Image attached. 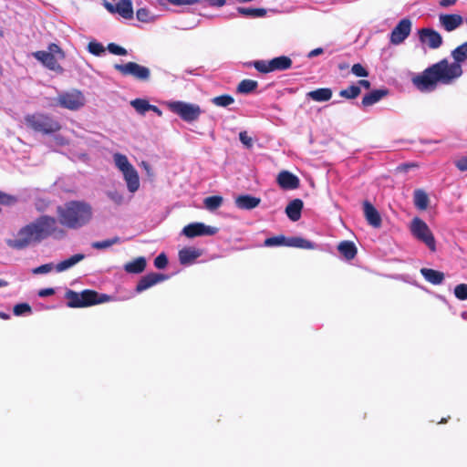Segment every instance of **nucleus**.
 <instances>
[{
	"mask_svg": "<svg viewBox=\"0 0 467 467\" xmlns=\"http://www.w3.org/2000/svg\"><path fill=\"white\" fill-rule=\"evenodd\" d=\"M150 13L146 8H140L137 10L136 16L139 21L148 22Z\"/></svg>",
	"mask_w": 467,
	"mask_h": 467,
	"instance_id": "8fccbe9b",
	"label": "nucleus"
},
{
	"mask_svg": "<svg viewBox=\"0 0 467 467\" xmlns=\"http://www.w3.org/2000/svg\"><path fill=\"white\" fill-rule=\"evenodd\" d=\"M168 108L186 122L197 120L202 112L199 105L183 101L170 102L168 103Z\"/></svg>",
	"mask_w": 467,
	"mask_h": 467,
	"instance_id": "9d476101",
	"label": "nucleus"
},
{
	"mask_svg": "<svg viewBox=\"0 0 467 467\" xmlns=\"http://www.w3.org/2000/svg\"><path fill=\"white\" fill-rule=\"evenodd\" d=\"M107 48L111 54L117 55V56H126L128 53L124 47H122L115 43H109L108 45Z\"/></svg>",
	"mask_w": 467,
	"mask_h": 467,
	"instance_id": "c03bdc74",
	"label": "nucleus"
},
{
	"mask_svg": "<svg viewBox=\"0 0 467 467\" xmlns=\"http://www.w3.org/2000/svg\"><path fill=\"white\" fill-rule=\"evenodd\" d=\"M440 23L448 31H453L462 25L463 18L458 14H445L440 16Z\"/></svg>",
	"mask_w": 467,
	"mask_h": 467,
	"instance_id": "aec40b11",
	"label": "nucleus"
},
{
	"mask_svg": "<svg viewBox=\"0 0 467 467\" xmlns=\"http://www.w3.org/2000/svg\"><path fill=\"white\" fill-rule=\"evenodd\" d=\"M223 197L219 195H213L206 197L203 200V204L205 208L209 211H214L218 209L223 204Z\"/></svg>",
	"mask_w": 467,
	"mask_h": 467,
	"instance_id": "c9c22d12",
	"label": "nucleus"
},
{
	"mask_svg": "<svg viewBox=\"0 0 467 467\" xmlns=\"http://www.w3.org/2000/svg\"><path fill=\"white\" fill-rule=\"evenodd\" d=\"M167 279V275L159 273H150L142 276L136 285V292L141 293L154 285Z\"/></svg>",
	"mask_w": 467,
	"mask_h": 467,
	"instance_id": "f3484780",
	"label": "nucleus"
},
{
	"mask_svg": "<svg viewBox=\"0 0 467 467\" xmlns=\"http://www.w3.org/2000/svg\"><path fill=\"white\" fill-rule=\"evenodd\" d=\"M168 265V258L164 253L160 254L155 259H154V266L158 269H163Z\"/></svg>",
	"mask_w": 467,
	"mask_h": 467,
	"instance_id": "49530a36",
	"label": "nucleus"
},
{
	"mask_svg": "<svg viewBox=\"0 0 467 467\" xmlns=\"http://www.w3.org/2000/svg\"><path fill=\"white\" fill-rule=\"evenodd\" d=\"M146 259L142 256L137 257L124 265V270L130 274H140L146 268Z\"/></svg>",
	"mask_w": 467,
	"mask_h": 467,
	"instance_id": "c85d7f7f",
	"label": "nucleus"
},
{
	"mask_svg": "<svg viewBox=\"0 0 467 467\" xmlns=\"http://www.w3.org/2000/svg\"><path fill=\"white\" fill-rule=\"evenodd\" d=\"M88 50L89 53H91L94 56H101L103 53H105V47L104 46L97 41H90L88 44Z\"/></svg>",
	"mask_w": 467,
	"mask_h": 467,
	"instance_id": "a19ab883",
	"label": "nucleus"
},
{
	"mask_svg": "<svg viewBox=\"0 0 467 467\" xmlns=\"http://www.w3.org/2000/svg\"><path fill=\"white\" fill-rule=\"evenodd\" d=\"M56 140H57V142L59 145H66V144H67V141L62 136L56 137Z\"/></svg>",
	"mask_w": 467,
	"mask_h": 467,
	"instance_id": "69168bd1",
	"label": "nucleus"
},
{
	"mask_svg": "<svg viewBox=\"0 0 467 467\" xmlns=\"http://www.w3.org/2000/svg\"><path fill=\"white\" fill-rule=\"evenodd\" d=\"M218 228L205 225L203 223H192L185 225L182 229V234L188 238L197 236H212L218 233Z\"/></svg>",
	"mask_w": 467,
	"mask_h": 467,
	"instance_id": "ddd939ff",
	"label": "nucleus"
},
{
	"mask_svg": "<svg viewBox=\"0 0 467 467\" xmlns=\"http://www.w3.org/2000/svg\"><path fill=\"white\" fill-rule=\"evenodd\" d=\"M453 63L446 58L431 65L412 78V84L421 92H431L437 88L438 83L451 84L462 74L461 63L467 59V41L457 47L451 52Z\"/></svg>",
	"mask_w": 467,
	"mask_h": 467,
	"instance_id": "f257e3e1",
	"label": "nucleus"
},
{
	"mask_svg": "<svg viewBox=\"0 0 467 467\" xmlns=\"http://www.w3.org/2000/svg\"><path fill=\"white\" fill-rule=\"evenodd\" d=\"M0 318L7 320V319L10 318V316L8 314L5 313V312H1L0 311Z\"/></svg>",
	"mask_w": 467,
	"mask_h": 467,
	"instance_id": "338daca9",
	"label": "nucleus"
},
{
	"mask_svg": "<svg viewBox=\"0 0 467 467\" xmlns=\"http://www.w3.org/2000/svg\"><path fill=\"white\" fill-rule=\"evenodd\" d=\"M130 105L140 114H144L146 111H149L150 109L149 101L143 99H136L130 102Z\"/></svg>",
	"mask_w": 467,
	"mask_h": 467,
	"instance_id": "58836bf2",
	"label": "nucleus"
},
{
	"mask_svg": "<svg viewBox=\"0 0 467 467\" xmlns=\"http://www.w3.org/2000/svg\"><path fill=\"white\" fill-rule=\"evenodd\" d=\"M119 242H120L119 237L115 236L111 239L94 242V243H92V247L95 249L101 250V249L109 248L113 244H119Z\"/></svg>",
	"mask_w": 467,
	"mask_h": 467,
	"instance_id": "ea45409f",
	"label": "nucleus"
},
{
	"mask_svg": "<svg viewBox=\"0 0 467 467\" xmlns=\"http://www.w3.org/2000/svg\"><path fill=\"white\" fill-rule=\"evenodd\" d=\"M105 6L106 8L110 12V13H117L116 11V5H113L112 4L110 3H106L105 4Z\"/></svg>",
	"mask_w": 467,
	"mask_h": 467,
	"instance_id": "0e129e2a",
	"label": "nucleus"
},
{
	"mask_svg": "<svg viewBox=\"0 0 467 467\" xmlns=\"http://www.w3.org/2000/svg\"><path fill=\"white\" fill-rule=\"evenodd\" d=\"M417 167L415 163H408V164H402L399 167V169L407 171L410 168Z\"/></svg>",
	"mask_w": 467,
	"mask_h": 467,
	"instance_id": "e2e57ef3",
	"label": "nucleus"
},
{
	"mask_svg": "<svg viewBox=\"0 0 467 467\" xmlns=\"http://www.w3.org/2000/svg\"><path fill=\"white\" fill-rule=\"evenodd\" d=\"M363 212L364 216L369 225L373 226L374 228H379L381 226V216L370 202H363Z\"/></svg>",
	"mask_w": 467,
	"mask_h": 467,
	"instance_id": "6ab92c4d",
	"label": "nucleus"
},
{
	"mask_svg": "<svg viewBox=\"0 0 467 467\" xmlns=\"http://www.w3.org/2000/svg\"><path fill=\"white\" fill-rule=\"evenodd\" d=\"M358 85L363 87L366 89H369L370 86H371L370 82L368 80H366V79H360L358 81Z\"/></svg>",
	"mask_w": 467,
	"mask_h": 467,
	"instance_id": "052dcab7",
	"label": "nucleus"
},
{
	"mask_svg": "<svg viewBox=\"0 0 467 467\" xmlns=\"http://www.w3.org/2000/svg\"><path fill=\"white\" fill-rule=\"evenodd\" d=\"M419 38L431 49L439 48L442 44V36L432 28L425 27L419 30Z\"/></svg>",
	"mask_w": 467,
	"mask_h": 467,
	"instance_id": "2eb2a0df",
	"label": "nucleus"
},
{
	"mask_svg": "<svg viewBox=\"0 0 467 467\" xmlns=\"http://www.w3.org/2000/svg\"><path fill=\"white\" fill-rule=\"evenodd\" d=\"M303 207L304 202L301 199H294L285 207V213L291 221L296 222L301 218Z\"/></svg>",
	"mask_w": 467,
	"mask_h": 467,
	"instance_id": "4be33fe9",
	"label": "nucleus"
},
{
	"mask_svg": "<svg viewBox=\"0 0 467 467\" xmlns=\"http://www.w3.org/2000/svg\"><path fill=\"white\" fill-rule=\"evenodd\" d=\"M66 236L67 232L58 225L57 220L55 217L41 215L23 226L18 231L16 239H7L6 244L10 248L23 250L31 244H39L48 237L59 240Z\"/></svg>",
	"mask_w": 467,
	"mask_h": 467,
	"instance_id": "7ed1b4c3",
	"label": "nucleus"
},
{
	"mask_svg": "<svg viewBox=\"0 0 467 467\" xmlns=\"http://www.w3.org/2000/svg\"><path fill=\"white\" fill-rule=\"evenodd\" d=\"M55 294V290L53 288H44V289H40L37 293L38 296L40 297H46V296H52Z\"/></svg>",
	"mask_w": 467,
	"mask_h": 467,
	"instance_id": "6e6d98bb",
	"label": "nucleus"
},
{
	"mask_svg": "<svg viewBox=\"0 0 467 467\" xmlns=\"http://www.w3.org/2000/svg\"><path fill=\"white\" fill-rule=\"evenodd\" d=\"M202 255V252L194 247H185L179 252V261L182 265L192 264Z\"/></svg>",
	"mask_w": 467,
	"mask_h": 467,
	"instance_id": "b1692460",
	"label": "nucleus"
},
{
	"mask_svg": "<svg viewBox=\"0 0 467 467\" xmlns=\"http://www.w3.org/2000/svg\"><path fill=\"white\" fill-rule=\"evenodd\" d=\"M171 5L181 6L183 5H194L198 3V0H167Z\"/></svg>",
	"mask_w": 467,
	"mask_h": 467,
	"instance_id": "864d4df0",
	"label": "nucleus"
},
{
	"mask_svg": "<svg viewBox=\"0 0 467 467\" xmlns=\"http://www.w3.org/2000/svg\"><path fill=\"white\" fill-rule=\"evenodd\" d=\"M258 87V82L253 79H244L237 86V92L241 94H249L254 91Z\"/></svg>",
	"mask_w": 467,
	"mask_h": 467,
	"instance_id": "473e14b6",
	"label": "nucleus"
},
{
	"mask_svg": "<svg viewBox=\"0 0 467 467\" xmlns=\"http://www.w3.org/2000/svg\"><path fill=\"white\" fill-rule=\"evenodd\" d=\"M8 285V282L4 280V279H0V287H5V286H7Z\"/></svg>",
	"mask_w": 467,
	"mask_h": 467,
	"instance_id": "774afa93",
	"label": "nucleus"
},
{
	"mask_svg": "<svg viewBox=\"0 0 467 467\" xmlns=\"http://www.w3.org/2000/svg\"><path fill=\"white\" fill-rule=\"evenodd\" d=\"M26 125L35 132L45 135L54 134L62 128L60 122L47 113H33L25 116Z\"/></svg>",
	"mask_w": 467,
	"mask_h": 467,
	"instance_id": "423d86ee",
	"label": "nucleus"
},
{
	"mask_svg": "<svg viewBox=\"0 0 467 467\" xmlns=\"http://www.w3.org/2000/svg\"><path fill=\"white\" fill-rule=\"evenodd\" d=\"M337 250L347 260L354 259L358 253L355 244L351 241H342L337 245Z\"/></svg>",
	"mask_w": 467,
	"mask_h": 467,
	"instance_id": "a878e982",
	"label": "nucleus"
},
{
	"mask_svg": "<svg viewBox=\"0 0 467 467\" xmlns=\"http://www.w3.org/2000/svg\"><path fill=\"white\" fill-rule=\"evenodd\" d=\"M114 68L122 76H132L140 81H147L150 77V70L136 62H128L126 64H115Z\"/></svg>",
	"mask_w": 467,
	"mask_h": 467,
	"instance_id": "f8f14e48",
	"label": "nucleus"
},
{
	"mask_svg": "<svg viewBox=\"0 0 467 467\" xmlns=\"http://www.w3.org/2000/svg\"><path fill=\"white\" fill-rule=\"evenodd\" d=\"M324 53V49L322 47H317L313 50H311L308 54H307V57L308 58H312L314 57H317V56H319L321 54Z\"/></svg>",
	"mask_w": 467,
	"mask_h": 467,
	"instance_id": "13d9d810",
	"label": "nucleus"
},
{
	"mask_svg": "<svg viewBox=\"0 0 467 467\" xmlns=\"http://www.w3.org/2000/svg\"><path fill=\"white\" fill-rule=\"evenodd\" d=\"M422 276L432 285H441L444 280V274L431 268H421Z\"/></svg>",
	"mask_w": 467,
	"mask_h": 467,
	"instance_id": "bb28decb",
	"label": "nucleus"
},
{
	"mask_svg": "<svg viewBox=\"0 0 467 467\" xmlns=\"http://www.w3.org/2000/svg\"><path fill=\"white\" fill-rule=\"evenodd\" d=\"M240 141L247 148L251 149L253 147V140L248 136L247 131L244 130L239 133Z\"/></svg>",
	"mask_w": 467,
	"mask_h": 467,
	"instance_id": "09e8293b",
	"label": "nucleus"
},
{
	"mask_svg": "<svg viewBox=\"0 0 467 467\" xmlns=\"http://www.w3.org/2000/svg\"><path fill=\"white\" fill-rule=\"evenodd\" d=\"M47 52H51V54H53V55L59 54L60 55V58H64L65 57L64 51L61 49V47L58 45H57L55 43H51L48 46V51Z\"/></svg>",
	"mask_w": 467,
	"mask_h": 467,
	"instance_id": "603ef678",
	"label": "nucleus"
},
{
	"mask_svg": "<svg viewBox=\"0 0 467 467\" xmlns=\"http://www.w3.org/2000/svg\"><path fill=\"white\" fill-rule=\"evenodd\" d=\"M247 67L253 66L258 72L267 74L273 72L270 60H255L245 64Z\"/></svg>",
	"mask_w": 467,
	"mask_h": 467,
	"instance_id": "f704fd0d",
	"label": "nucleus"
},
{
	"mask_svg": "<svg viewBox=\"0 0 467 467\" xmlns=\"http://www.w3.org/2000/svg\"><path fill=\"white\" fill-rule=\"evenodd\" d=\"M237 12L244 16L264 17L267 11L265 8L238 7Z\"/></svg>",
	"mask_w": 467,
	"mask_h": 467,
	"instance_id": "72a5a7b5",
	"label": "nucleus"
},
{
	"mask_svg": "<svg viewBox=\"0 0 467 467\" xmlns=\"http://www.w3.org/2000/svg\"><path fill=\"white\" fill-rule=\"evenodd\" d=\"M109 197L117 204L123 202V196L117 192H109Z\"/></svg>",
	"mask_w": 467,
	"mask_h": 467,
	"instance_id": "5fc2aeb1",
	"label": "nucleus"
},
{
	"mask_svg": "<svg viewBox=\"0 0 467 467\" xmlns=\"http://www.w3.org/2000/svg\"><path fill=\"white\" fill-rule=\"evenodd\" d=\"M264 245L266 247L273 246H288L296 247L301 249L313 250L317 245L309 240L300 236L285 237L283 234L266 238L264 241Z\"/></svg>",
	"mask_w": 467,
	"mask_h": 467,
	"instance_id": "6e6552de",
	"label": "nucleus"
},
{
	"mask_svg": "<svg viewBox=\"0 0 467 467\" xmlns=\"http://www.w3.org/2000/svg\"><path fill=\"white\" fill-rule=\"evenodd\" d=\"M33 56L36 60L40 61L48 69L57 73H62L64 71L63 67L60 66V64L55 57V55L51 54V52L39 50L33 53Z\"/></svg>",
	"mask_w": 467,
	"mask_h": 467,
	"instance_id": "dca6fc26",
	"label": "nucleus"
},
{
	"mask_svg": "<svg viewBox=\"0 0 467 467\" xmlns=\"http://www.w3.org/2000/svg\"><path fill=\"white\" fill-rule=\"evenodd\" d=\"M54 268V265L52 263L42 265L38 267H36L32 270L35 275L47 274Z\"/></svg>",
	"mask_w": 467,
	"mask_h": 467,
	"instance_id": "de8ad7c7",
	"label": "nucleus"
},
{
	"mask_svg": "<svg viewBox=\"0 0 467 467\" xmlns=\"http://www.w3.org/2000/svg\"><path fill=\"white\" fill-rule=\"evenodd\" d=\"M455 166L461 171H467V155L461 157L455 161Z\"/></svg>",
	"mask_w": 467,
	"mask_h": 467,
	"instance_id": "3c124183",
	"label": "nucleus"
},
{
	"mask_svg": "<svg viewBox=\"0 0 467 467\" xmlns=\"http://www.w3.org/2000/svg\"><path fill=\"white\" fill-rule=\"evenodd\" d=\"M116 11L125 19H130L133 17V8L130 0H120L116 5Z\"/></svg>",
	"mask_w": 467,
	"mask_h": 467,
	"instance_id": "7c9ffc66",
	"label": "nucleus"
},
{
	"mask_svg": "<svg viewBox=\"0 0 467 467\" xmlns=\"http://www.w3.org/2000/svg\"><path fill=\"white\" fill-rule=\"evenodd\" d=\"M66 236L67 232L58 225L57 220L55 217L41 215L23 226L18 231L16 239H7L6 244L10 248L23 250L31 244H39L48 237L59 240Z\"/></svg>",
	"mask_w": 467,
	"mask_h": 467,
	"instance_id": "f03ea898",
	"label": "nucleus"
},
{
	"mask_svg": "<svg viewBox=\"0 0 467 467\" xmlns=\"http://www.w3.org/2000/svg\"><path fill=\"white\" fill-rule=\"evenodd\" d=\"M260 202V198L249 194L239 195L235 199V205L242 210H252L257 207Z\"/></svg>",
	"mask_w": 467,
	"mask_h": 467,
	"instance_id": "5701e85b",
	"label": "nucleus"
},
{
	"mask_svg": "<svg viewBox=\"0 0 467 467\" xmlns=\"http://www.w3.org/2000/svg\"><path fill=\"white\" fill-rule=\"evenodd\" d=\"M84 258H85V254H76L70 256L69 258L63 260V261L59 262L58 264H57L55 268H56L57 272H59V273L64 272V271L69 269L70 267L74 266L80 261H82Z\"/></svg>",
	"mask_w": 467,
	"mask_h": 467,
	"instance_id": "c756f323",
	"label": "nucleus"
},
{
	"mask_svg": "<svg viewBox=\"0 0 467 467\" xmlns=\"http://www.w3.org/2000/svg\"><path fill=\"white\" fill-rule=\"evenodd\" d=\"M454 296L459 300L467 299V284L457 285L454 288Z\"/></svg>",
	"mask_w": 467,
	"mask_h": 467,
	"instance_id": "37998d69",
	"label": "nucleus"
},
{
	"mask_svg": "<svg viewBox=\"0 0 467 467\" xmlns=\"http://www.w3.org/2000/svg\"><path fill=\"white\" fill-rule=\"evenodd\" d=\"M456 2L457 0H441L440 5L442 7H448L453 5Z\"/></svg>",
	"mask_w": 467,
	"mask_h": 467,
	"instance_id": "bf43d9fd",
	"label": "nucleus"
},
{
	"mask_svg": "<svg viewBox=\"0 0 467 467\" xmlns=\"http://www.w3.org/2000/svg\"><path fill=\"white\" fill-rule=\"evenodd\" d=\"M361 92L360 87L351 85L348 88L340 90L339 96L348 99H354L359 96Z\"/></svg>",
	"mask_w": 467,
	"mask_h": 467,
	"instance_id": "e433bc0d",
	"label": "nucleus"
},
{
	"mask_svg": "<svg viewBox=\"0 0 467 467\" xmlns=\"http://www.w3.org/2000/svg\"><path fill=\"white\" fill-rule=\"evenodd\" d=\"M234 102V99L229 94H223L212 99V103L217 107H228Z\"/></svg>",
	"mask_w": 467,
	"mask_h": 467,
	"instance_id": "4c0bfd02",
	"label": "nucleus"
},
{
	"mask_svg": "<svg viewBox=\"0 0 467 467\" xmlns=\"http://www.w3.org/2000/svg\"><path fill=\"white\" fill-rule=\"evenodd\" d=\"M332 89L329 88H320L311 90L306 94V97L317 102H326L332 98Z\"/></svg>",
	"mask_w": 467,
	"mask_h": 467,
	"instance_id": "393cba45",
	"label": "nucleus"
},
{
	"mask_svg": "<svg viewBox=\"0 0 467 467\" xmlns=\"http://www.w3.org/2000/svg\"><path fill=\"white\" fill-rule=\"evenodd\" d=\"M149 110H151V111L155 112L158 116H161L162 115L161 110L157 106L150 104Z\"/></svg>",
	"mask_w": 467,
	"mask_h": 467,
	"instance_id": "680f3d73",
	"label": "nucleus"
},
{
	"mask_svg": "<svg viewBox=\"0 0 467 467\" xmlns=\"http://www.w3.org/2000/svg\"><path fill=\"white\" fill-rule=\"evenodd\" d=\"M13 312L15 316H22L24 314H31L32 308L29 304L27 303H20L16 304L14 308Z\"/></svg>",
	"mask_w": 467,
	"mask_h": 467,
	"instance_id": "79ce46f5",
	"label": "nucleus"
},
{
	"mask_svg": "<svg viewBox=\"0 0 467 467\" xmlns=\"http://www.w3.org/2000/svg\"><path fill=\"white\" fill-rule=\"evenodd\" d=\"M57 105L72 111L80 109L86 104V98L82 91L77 88L61 92L57 98Z\"/></svg>",
	"mask_w": 467,
	"mask_h": 467,
	"instance_id": "9b49d317",
	"label": "nucleus"
},
{
	"mask_svg": "<svg viewBox=\"0 0 467 467\" xmlns=\"http://www.w3.org/2000/svg\"><path fill=\"white\" fill-rule=\"evenodd\" d=\"M410 230L412 235L425 244L431 252L436 251L435 237L428 224L422 219L419 217L412 219Z\"/></svg>",
	"mask_w": 467,
	"mask_h": 467,
	"instance_id": "1a4fd4ad",
	"label": "nucleus"
},
{
	"mask_svg": "<svg viewBox=\"0 0 467 467\" xmlns=\"http://www.w3.org/2000/svg\"><path fill=\"white\" fill-rule=\"evenodd\" d=\"M58 223L69 230L88 225L93 217L92 206L85 201H68L57 208Z\"/></svg>",
	"mask_w": 467,
	"mask_h": 467,
	"instance_id": "20e7f679",
	"label": "nucleus"
},
{
	"mask_svg": "<svg viewBox=\"0 0 467 467\" xmlns=\"http://www.w3.org/2000/svg\"><path fill=\"white\" fill-rule=\"evenodd\" d=\"M411 21L408 18L401 19L390 33V43L393 45L401 44L410 34Z\"/></svg>",
	"mask_w": 467,
	"mask_h": 467,
	"instance_id": "4468645a",
	"label": "nucleus"
},
{
	"mask_svg": "<svg viewBox=\"0 0 467 467\" xmlns=\"http://www.w3.org/2000/svg\"><path fill=\"white\" fill-rule=\"evenodd\" d=\"M113 160L116 167L123 174L128 190L130 192H137L140 187L139 174L133 165L129 161L127 156L117 152L113 154Z\"/></svg>",
	"mask_w": 467,
	"mask_h": 467,
	"instance_id": "0eeeda50",
	"label": "nucleus"
},
{
	"mask_svg": "<svg viewBox=\"0 0 467 467\" xmlns=\"http://www.w3.org/2000/svg\"><path fill=\"white\" fill-rule=\"evenodd\" d=\"M276 181L278 185L284 190H295L300 185L298 177L287 171L279 172Z\"/></svg>",
	"mask_w": 467,
	"mask_h": 467,
	"instance_id": "a211bd4d",
	"label": "nucleus"
},
{
	"mask_svg": "<svg viewBox=\"0 0 467 467\" xmlns=\"http://www.w3.org/2000/svg\"><path fill=\"white\" fill-rule=\"evenodd\" d=\"M389 93V91L388 88L374 89L363 97L361 106L363 108L370 107L387 97Z\"/></svg>",
	"mask_w": 467,
	"mask_h": 467,
	"instance_id": "412c9836",
	"label": "nucleus"
},
{
	"mask_svg": "<svg viewBox=\"0 0 467 467\" xmlns=\"http://www.w3.org/2000/svg\"><path fill=\"white\" fill-rule=\"evenodd\" d=\"M351 72L357 77L365 78L368 76V71L359 63L352 66Z\"/></svg>",
	"mask_w": 467,
	"mask_h": 467,
	"instance_id": "a18cd8bd",
	"label": "nucleus"
},
{
	"mask_svg": "<svg viewBox=\"0 0 467 467\" xmlns=\"http://www.w3.org/2000/svg\"><path fill=\"white\" fill-rule=\"evenodd\" d=\"M211 6L222 7L226 4V0H206Z\"/></svg>",
	"mask_w": 467,
	"mask_h": 467,
	"instance_id": "4d7b16f0",
	"label": "nucleus"
},
{
	"mask_svg": "<svg viewBox=\"0 0 467 467\" xmlns=\"http://www.w3.org/2000/svg\"><path fill=\"white\" fill-rule=\"evenodd\" d=\"M293 61L289 57L280 56L270 60L273 71H283L292 67Z\"/></svg>",
	"mask_w": 467,
	"mask_h": 467,
	"instance_id": "cd10ccee",
	"label": "nucleus"
},
{
	"mask_svg": "<svg viewBox=\"0 0 467 467\" xmlns=\"http://www.w3.org/2000/svg\"><path fill=\"white\" fill-rule=\"evenodd\" d=\"M414 205L420 210H426L429 206L428 194L421 189H417L413 193Z\"/></svg>",
	"mask_w": 467,
	"mask_h": 467,
	"instance_id": "2f4dec72",
	"label": "nucleus"
},
{
	"mask_svg": "<svg viewBox=\"0 0 467 467\" xmlns=\"http://www.w3.org/2000/svg\"><path fill=\"white\" fill-rule=\"evenodd\" d=\"M67 306L70 308H82L110 301L111 296L95 290L85 289L80 293L68 289L65 293Z\"/></svg>",
	"mask_w": 467,
	"mask_h": 467,
	"instance_id": "39448f33",
	"label": "nucleus"
}]
</instances>
